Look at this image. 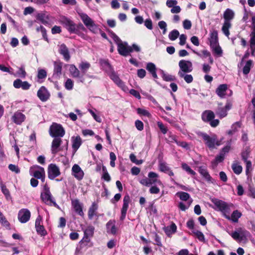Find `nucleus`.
I'll use <instances>...</instances> for the list:
<instances>
[{
	"label": "nucleus",
	"mask_w": 255,
	"mask_h": 255,
	"mask_svg": "<svg viewBox=\"0 0 255 255\" xmlns=\"http://www.w3.org/2000/svg\"><path fill=\"white\" fill-rule=\"evenodd\" d=\"M16 75L18 77L21 78H25L26 76V72L23 66L19 68L18 70L16 72Z\"/></svg>",
	"instance_id": "52"
},
{
	"label": "nucleus",
	"mask_w": 255,
	"mask_h": 255,
	"mask_svg": "<svg viewBox=\"0 0 255 255\" xmlns=\"http://www.w3.org/2000/svg\"><path fill=\"white\" fill-rule=\"evenodd\" d=\"M232 24L230 22L224 21L223 25L222 27V30L224 34L229 37L230 35L229 28L231 27Z\"/></svg>",
	"instance_id": "38"
},
{
	"label": "nucleus",
	"mask_w": 255,
	"mask_h": 255,
	"mask_svg": "<svg viewBox=\"0 0 255 255\" xmlns=\"http://www.w3.org/2000/svg\"><path fill=\"white\" fill-rule=\"evenodd\" d=\"M232 103L230 101H227L225 107H223L222 103H218V107L216 110V114L220 119H222L227 115L228 111L232 107Z\"/></svg>",
	"instance_id": "3"
},
{
	"label": "nucleus",
	"mask_w": 255,
	"mask_h": 255,
	"mask_svg": "<svg viewBox=\"0 0 255 255\" xmlns=\"http://www.w3.org/2000/svg\"><path fill=\"white\" fill-rule=\"evenodd\" d=\"M60 22L70 33H74V32H76V24L69 18L64 16L60 20Z\"/></svg>",
	"instance_id": "7"
},
{
	"label": "nucleus",
	"mask_w": 255,
	"mask_h": 255,
	"mask_svg": "<svg viewBox=\"0 0 255 255\" xmlns=\"http://www.w3.org/2000/svg\"><path fill=\"white\" fill-rule=\"evenodd\" d=\"M182 168L186 171L188 174H191L192 176H195L196 173L186 163H182L181 164Z\"/></svg>",
	"instance_id": "44"
},
{
	"label": "nucleus",
	"mask_w": 255,
	"mask_h": 255,
	"mask_svg": "<svg viewBox=\"0 0 255 255\" xmlns=\"http://www.w3.org/2000/svg\"><path fill=\"white\" fill-rule=\"evenodd\" d=\"M94 230L93 226H88L84 231V237L91 239L94 236Z\"/></svg>",
	"instance_id": "37"
},
{
	"label": "nucleus",
	"mask_w": 255,
	"mask_h": 255,
	"mask_svg": "<svg viewBox=\"0 0 255 255\" xmlns=\"http://www.w3.org/2000/svg\"><path fill=\"white\" fill-rule=\"evenodd\" d=\"M72 206L75 212L80 216L83 217L84 213L83 211L82 205L77 199L72 200L71 202Z\"/></svg>",
	"instance_id": "18"
},
{
	"label": "nucleus",
	"mask_w": 255,
	"mask_h": 255,
	"mask_svg": "<svg viewBox=\"0 0 255 255\" xmlns=\"http://www.w3.org/2000/svg\"><path fill=\"white\" fill-rule=\"evenodd\" d=\"M60 175V171L59 167L55 164H50L48 167V177L51 180Z\"/></svg>",
	"instance_id": "10"
},
{
	"label": "nucleus",
	"mask_w": 255,
	"mask_h": 255,
	"mask_svg": "<svg viewBox=\"0 0 255 255\" xmlns=\"http://www.w3.org/2000/svg\"><path fill=\"white\" fill-rule=\"evenodd\" d=\"M242 216V213L238 210H236L233 212L230 216V219L234 223H237L239 219Z\"/></svg>",
	"instance_id": "39"
},
{
	"label": "nucleus",
	"mask_w": 255,
	"mask_h": 255,
	"mask_svg": "<svg viewBox=\"0 0 255 255\" xmlns=\"http://www.w3.org/2000/svg\"><path fill=\"white\" fill-rule=\"evenodd\" d=\"M170 230H168V227L165 230V232L167 235H169V234H173L176 232L177 227L175 223H172L171 225L169 227Z\"/></svg>",
	"instance_id": "50"
},
{
	"label": "nucleus",
	"mask_w": 255,
	"mask_h": 255,
	"mask_svg": "<svg viewBox=\"0 0 255 255\" xmlns=\"http://www.w3.org/2000/svg\"><path fill=\"white\" fill-rule=\"evenodd\" d=\"M62 142L61 137H54L51 145V152L53 154H56L59 151L58 148L61 145Z\"/></svg>",
	"instance_id": "24"
},
{
	"label": "nucleus",
	"mask_w": 255,
	"mask_h": 255,
	"mask_svg": "<svg viewBox=\"0 0 255 255\" xmlns=\"http://www.w3.org/2000/svg\"><path fill=\"white\" fill-rule=\"evenodd\" d=\"M170 167L167 166L165 162H160L159 163V169L161 172L164 173H167L168 171L169 170Z\"/></svg>",
	"instance_id": "51"
},
{
	"label": "nucleus",
	"mask_w": 255,
	"mask_h": 255,
	"mask_svg": "<svg viewBox=\"0 0 255 255\" xmlns=\"http://www.w3.org/2000/svg\"><path fill=\"white\" fill-rule=\"evenodd\" d=\"M36 17V19L40 21L42 24L45 25L49 24L48 21L50 19V16L47 12L38 13Z\"/></svg>",
	"instance_id": "27"
},
{
	"label": "nucleus",
	"mask_w": 255,
	"mask_h": 255,
	"mask_svg": "<svg viewBox=\"0 0 255 255\" xmlns=\"http://www.w3.org/2000/svg\"><path fill=\"white\" fill-rule=\"evenodd\" d=\"M58 51L60 54L63 55V58L66 61H69L70 59V55L69 49L64 43H63L59 46Z\"/></svg>",
	"instance_id": "22"
},
{
	"label": "nucleus",
	"mask_w": 255,
	"mask_h": 255,
	"mask_svg": "<svg viewBox=\"0 0 255 255\" xmlns=\"http://www.w3.org/2000/svg\"><path fill=\"white\" fill-rule=\"evenodd\" d=\"M211 201L218 210L223 213L224 216L226 219L230 220V216L229 214H230V208L228 203L224 201L216 198H213Z\"/></svg>",
	"instance_id": "1"
},
{
	"label": "nucleus",
	"mask_w": 255,
	"mask_h": 255,
	"mask_svg": "<svg viewBox=\"0 0 255 255\" xmlns=\"http://www.w3.org/2000/svg\"><path fill=\"white\" fill-rule=\"evenodd\" d=\"M110 78L119 87L122 89L126 91L128 90L127 86L125 85V83L120 78L117 74L115 72L114 70L111 71L108 74Z\"/></svg>",
	"instance_id": "6"
},
{
	"label": "nucleus",
	"mask_w": 255,
	"mask_h": 255,
	"mask_svg": "<svg viewBox=\"0 0 255 255\" xmlns=\"http://www.w3.org/2000/svg\"><path fill=\"white\" fill-rule=\"evenodd\" d=\"M65 133L64 128L60 124L53 123L50 127L49 134L53 137H62Z\"/></svg>",
	"instance_id": "4"
},
{
	"label": "nucleus",
	"mask_w": 255,
	"mask_h": 255,
	"mask_svg": "<svg viewBox=\"0 0 255 255\" xmlns=\"http://www.w3.org/2000/svg\"><path fill=\"white\" fill-rule=\"evenodd\" d=\"M193 233L196 235V237L200 241L204 243L205 242L204 235L201 231L198 230L194 231H193Z\"/></svg>",
	"instance_id": "54"
},
{
	"label": "nucleus",
	"mask_w": 255,
	"mask_h": 255,
	"mask_svg": "<svg viewBox=\"0 0 255 255\" xmlns=\"http://www.w3.org/2000/svg\"><path fill=\"white\" fill-rule=\"evenodd\" d=\"M185 73H182L178 72V75L180 78H183L184 80L187 83H191L193 80V78L191 75L185 74Z\"/></svg>",
	"instance_id": "45"
},
{
	"label": "nucleus",
	"mask_w": 255,
	"mask_h": 255,
	"mask_svg": "<svg viewBox=\"0 0 255 255\" xmlns=\"http://www.w3.org/2000/svg\"><path fill=\"white\" fill-rule=\"evenodd\" d=\"M130 202V198L128 194H126L123 199V205L121 209V215L120 220L124 221L126 219L127 212L128 208L129 203Z\"/></svg>",
	"instance_id": "9"
},
{
	"label": "nucleus",
	"mask_w": 255,
	"mask_h": 255,
	"mask_svg": "<svg viewBox=\"0 0 255 255\" xmlns=\"http://www.w3.org/2000/svg\"><path fill=\"white\" fill-rule=\"evenodd\" d=\"M209 41L210 47H214L219 44L218 31L217 30H214L210 33Z\"/></svg>",
	"instance_id": "32"
},
{
	"label": "nucleus",
	"mask_w": 255,
	"mask_h": 255,
	"mask_svg": "<svg viewBox=\"0 0 255 255\" xmlns=\"http://www.w3.org/2000/svg\"><path fill=\"white\" fill-rule=\"evenodd\" d=\"M224 158L225 155H224L223 153H220V154L216 156L215 160L213 161L212 163L217 164L218 163L222 162L224 160Z\"/></svg>",
	"instance_id": "58"
},
{
	"label": "nucleus",
	"mask_w": 255,
	"mask_h": 255,
	"mask_svg": "<svg viewBox=\"0 0 255 255\" xmlns=\"http://www.w3.org/2000/svg\"><path fill=\"white\" fill-rule=\"evenodd\" d=\"M98 203L95 202L92 203L88 211V216L90 220H92L94 216L97 215V211L98 209Z\"/></svg>",
	"instance_id": "28"
},
{
	"label": "nucleus",
	"mask_w": 255,
	"mask_h": 255,
	"mask_svg": "<svg viewBox=\"0 0 255 255\" xmlns=\"http://www.w3.org/2000/svg\"><path fill=\"white\" fill-rule=\"evenodd\" d=\"M159 28L163 30L162 33L165 34L166 32V23L164 21H160L158 23Z\"/></svg>",
	"instance_id": "62"
},
{
	"label": "nucleus",
	"mask_w": 255,
	"mask_h": 255,
	"mask_svg": "<svg viewBox=\"0 0 255 255\" xmlns=\"http://www.w3.org/2000/svg\"><path fill=\"white\" fill-rule=\"evenodd\" d=\"M69 71L73 77L78 78L80 77V71L74 65H70Z\"/></svg>",
	"instance_id": "40"
},
{
	"label": "nucleus",
	"mask_w": 255,
	"mask_h": 255,
	"mask_svg": "<svg viewBox=\"0 0 255 255\" xmlns=\"http://www.w3.org/2000/svg\"><path fill=\"white\" fill-rule=\"evenodd\" d=\"M116 221L114 220H110L106 224V228L107 233H110L113 235H115L117 232V229L115 225Z\"/></svg>",
	"instance_id": "29"
},
{
	"label": "nucleus",
	"mask_w": 255,
	"mask_h": 255,
	"mask_svg": "<svg viewBox=\"0 0 255 255\" xmlns=\"http://www.w3.org/2000/svg\"><path fill=\"white\" fill-rule=\"evenodd\" d=\"M179 36V32L176 29L172 30L168 35V37L170 40L172 41L175 40Z\"/></svg>",
	"instance_id": "49"
},
{
	"label": "nucleus",
	"mask_w": 255,
	"mask_h": 255,
	"mask_svg": "<svg viewBox=\"0 0 255 255\" xmlns=\"http://www.w3.org/2000/svg\"><path fill=\"white\" fill-rule=\"evenodd\" d=\"M63 62L60 60L54 62L53 76L59 77L62 73Z\"/></svg>",
	"instance_id": "25"
},
{
	"label": "nucleus",
	"mask_w": 255,
	"mask_h": 255,
	"mask_svg": "<svg viewBox=\"0 0 255 255\" xmlns=\"http://www.w3.org/2000/svg\"><path fill=\"white\" fill-rule=\"evenodd\" d=\"M201 136L209 149H213L215 148L216 134H214L210 136L206 133H201Z\"/></svg>",
	"instance_id": "5"
},
{
	"label": "nucleus",
	"mask_w": 255,
	"mask_h": 255,
	"mask_svg": "<svg viewBox=\"0 0 255 255\" xmlns=\"http://www.w3.org/2000/svg\"><path fill=\"white\" fill-rule=\"evenodd\" d=\"M32 168H36L39 169L38 170H35V171H33V173L32 174V175L34 177V178H35L37 179L41 178L42 175L45 173L44 169L42 167H41L38 165H34L32 167H31L30 170L32 169Z\"/></svg>",
	"instance_id": "33"
},
{
	"label": "nucleus",
	"mask_w": 255,
	"mask_h": 255,
	"mask_svg": "<svg viewBox=\"0 0 255 255\" xmlns=\"http://www.w3.org/2000/svg\"><path fill=\"white\" fill-rule=\"evenodd\" d=\"M42 218L40 215L38 216L35 220V227L37 234L41 236H45L47 234V231L44 227L41 224Z\"/></svg>",
	"instance_id": "11"
},
{
	"label": "nucleus",
	"mask_w": 255,
	"mask_h": 255,
	"mask_svg": "<svg viewBox=\"0 0 255 255\" xmlns=\"http://www.w3.org/2000/svg\"><path fill=\"white\" fill-rule=\"evenodd\" d=\"M41 200L47 205H53L55 207L58 208L59 206L55 201L54 198L51 194H46L44 195H40Z\"/></svg>",
	"instance_id": "19"
},
{
	"label": "nucleus",
	"mask_w": 255,
	"mask_h": 255,
	"mask_svg": "<svg viewBox=\"0 0 255 255\" xmlns=\"http://www.w3.org/2000/svg\"><path fill=\"white\" fill-rule=\"evenodd\" d=\"M0 186L1 188V192L4 195L6 199H8L10 198V194L9 190L7 188L6 186L1 182L0 183Z\"/></svg>",
	"instance_id": "46"
},
{
	"label": "nucleus",
	"mask_w": 255,
	"mask_h": 255,
	"mask_svg": "<svg viewBox=\"0 0 255 255\" xmlns=\"http://www.w3.org/2000/svg\"><path fill=\"white\" fill-rule=\"evenodd\" d=\"M146 69L152 75V76L154 79H157L158 78L156 74V68L154 63L152 62L148 63L146 64Z\"/></svg>",
	"instance_id": "34"
},
{
	"label": "nucleus",
	"mask_w": 255,
	"mask_h": 255,
	"mask_svg": "<svg viewBox=\"0 0 255 255\" xmlns=\"http://www.w3.org/2000/svg\"><path fill=\"white\" fill-rule=\"evenodd\" d=\"M80 249L88 248L93 247V244L91 242V239L83 237V239L79 242Z\"/></svg>",
	"instance_id": "30"
},
{
	"label": "nucleus",
	"mask_w": 255,
	"mask_h": 255,
	"mask_svg": "<svg viewBox=\"0 0 255 255\" xmlns=\"http://www.w3.org/2000/svg\"><path fill=\"white\" fill-rule=\"evenodd\" d=\"M0 222L2 224V225L4 226L9 227V223L7 221V220L6 219L5 217L4 216V215L2 214V213L0 211Z\"/></svg>",
	"instance_id": "57"
},
{
	"label": "nucleus",
	"mask_w": 255,
	"mask_h": 255,
	"mask_svg": "<svg viewBox=\"0 0 255 255\" xmlns=\"http://www.w3.org/2000/svg\"><path fill=\"white\" fill-rule=\"evenodd\" d=\"M232 168L234 172L237 175L240 174L243 171L242 166L238 163H233L232 165Z\"/></svg>",
	"instance_id": "41"
},
{
	"label": "nucleus",
	"mask_w": 255,
	"mask_h": 255,
	"mask_svg": "<svg viewBox=\"0 0 255 255\" xmlns=\"http://www.w3.org/2000/svg\"><path fill=\"white\" fill-rule=\"evenodd\" d=\"M176 195L180 198V199L183 201H186L189 199L190 196L189 193L185 192H178Z\"/></svg>",
	"instance_id": "42"
},
{
	"label": "nucleus",
	"mask_w": 255,
	"mask_h": 255,
	"mask_svg": "<svg viewBox=\"0 0 255 255\" xmlns=\"http://www.w3.org/2000/svg\"><path fill=\"white\" fill-rule=\"evenodd\" d=\"M87 28L89 29L90 31L94 33H97L99 30L98 26L95 23V22H93L91 25L87 27Z\"/></svg>",
	"instance_id": "55"
},
{
	"label": "nucleus",
	"mask_w": 255,
	"mask_h": 255,
	"mask_svg": "<svg viewBox=\"0 0 255 255\" xmlns=\"http://www.w3.org/2000/svg\"><path fill=\"white\" fill-rule=\"evenodd\" d=\"M25 116L19 111L15 112L12 116L11 119L16 125H21L25 120Z\"/></svg>",
	"instance_id": "20"
},
{
	"label": "nucleus",
	"mask_w": 255,
	"mask_h": 255,
	"mask_svg": "<svg viewBox=\"0 0 255 255\" xmlns=\"http://www.w3.org/2000/svg\"><path fill=\"white\" fill-rule=\"evenodd\" d=\"M72 147L74 155L82 143V138L79 135L72 137Z\"/></svg>",
	"instance_id": "21"
},
{
	"label": "nucleus",
	"mask_w": 255,
	"mask_h": 255,
	"mask_svg": "<svg viewBox=\"0 0 255 255\" xmlns=\"http://www.w3.org/2000/svg\"><path fill=\"white\" fill-rule=\"evenodd\" d=\"M76 32H74V33L77 34L79 35L80 34V30L85 31L86 30V28L84 26L82 23H79L78 24H76L75 26Z\"/></svg>",
	"instance_id": "56"
},
{
	"label": "nucleus",
	"mask_w": 255,
	"mask_h": 255,
	"mask_svg": "<svg viewBox=\"0 0 255 255\" xmlns=\"http://www.w3.org/2000/svg\"><path fill=\"white\" fill-rule=\"evenodd\" d=\"M73 85V82L71 79H68L65 83V87L68 90H72Z\"/></svg>",
	"instance_id": "59"
},
{
	"label": "nucleus",
	"mask_w": 255,
	"mask_h": 255,
	"mask_svg": "<svg viewBox=\"0 0 255 255\" xmlns=\"http://www.w3.org/2000/svg\"><path fill=\"white\" fill-rule=\"evenodd\" d=\"M37 96L40 101L44 102L50 98V94L44 86H41L37 91Z\"/></svg>",
	"instance_id": "14"
},
{
	"label": "nucleus",
	"mask_w": 255,
	"mask_h": 255,
	"mask_svg": "<svg viewBox=\"0 0 255 255\" xmlns=\"http://www.w3.org/2000/svg\"><path fill=\"white\" fill-rule=\"evenodd\" d=\"M213 49V52L217 55L219 57H221L222 56L223 50H222L221 47L219 46V44L216 45L214 47H211Z\"/></svg>",
	"instance_id": "53"
},
{
	"label": "nucleus",
	"mask_w": 255,
	"mask_h": 255,
	"mask_svg": "<svg viewBox=\"0 0 255 255\" xmlns=\"http://www.w3.org/2000/svg\"><path fill=\"white\" fill-rule=\"evenodd\" d=\"M90 64L88 62H82L79 65V68L81 70L82 75H84L87 72V70L90 67Z\"/></svg>",
	"instance_id": "48"
},
{
	"label": "nucleus",
	"mask_w": 255,
	"mask_h": 255,
	"mask_svg": "<svg viewBox=\"0 0 255 255\" xmlns=\"http://www.w3.org/2000/svg\"><path fill=\"white\" fill-rule=\"evenodd\" d=\"M72 175L78 180H81L84 176V172L80 166L75 164L72 167Z\"/></svg>",
	"instance_id": "15"
},
{
	"label": "nucleus",
	"mask_w": 255,
	"mask_h": 255,
	"mask_svg": "<svg viewBox=\"0 0 255 255\" xmlns=\"http://www.w3.org/2000/svg\"><path fill=\"white\" fill-rule=\"evenodd\" d=\"M79 15L87 27L94 22L86 13H80Z\"/></svg>",
	"instance_id": "35"
},
{
	"label": "nucleus",
	"mask_w": 255,
	"mask_h": 255,
	"mask_svg": "<svg viewBox=\"0 0 255 255\" xmlns=\"http://www.w3.org/2000/svg\"><path fill=\"white\" fill-rule=\"evenodd\" d=\"M234 12L230 8H227L224 12L223 17L225 19L224 21L230 22L234 17Z\"/></svg>",
	"instance_id": "36"
},
{
	"label": "nucleus",
	"mask_w": 255,
	"mask_h": 255,
	"mask_svg": "<svg viewBox=\"0 0 255 255\" xmlns=\"http://www.w3.org/2000/svg\"><path fill=\"white\" fill-rule=\"evenodd\" d=\"M251 153V150L249 147H246L241 152L242 159L244 161L248 160Z\"/></svg>",
	"instance_id": "43"
},
{
	"label": "nucleus",
	"mask_w": 255,
	"mask_h": 255,
	"mask_svg": "<svg viewBox=\"0 0 255 255\" xmlns=\"http://www.w3.org/2000/svg\"><path fill=\"white\" fill-rule=\"evenodd\" d=\"M8 168L11 171L15 172L16 174H18L20 172V169L18 167L14 164H10L8 165Z\"/></svg>",
	"instance_id": "64"
},
{
	"label": "nucleus",
	"mask_w": 255,
	"mask_h": 255,
	"mask_svg": "<svg viewBox=\"0 0 255 255\" xmlns=\"http://www.w3.org/2000/svg\"><path fill=\"white\" fill-rule=\"evenodd\" d=\"M252 64L253 61L251 60H249L246 62L243 69V72L244 74L247 75L250 73Z\"/></svg>",
	"instance_id": "47"
},
{
	"label": "nucleus",
	"mask_w": 255,
	"mask_h": 255,
	"mask_svg": "<svg viewBox=\"0 0 255 255\" xmlns=\"http://www.w3.org/2000/svg\"><path fill=\"white\" fill-rule=\"evenodd\" d=\"M31 213L27 209H22L18 213V219L21 223H25L28 222L30 218Z\"/></svg>",
	"instance_id": "13"
},
{
	"label": "nucleus",
	"mask_w": 255,
	"mask_h": 255,
	"mask_svg": "<svg viewBox=\"0 0 255 255\" xmlns=\"http://www.w3.org/2000/svg\"><path fill=\"white\" fill-rule=\"evenodd\" d=\"M228 85L226 84H220L216 90V94L221 99L225 97L226 91L228 90Z\"/></svg>",
	"instance_id": "26"
},
{
	"label": "nucleus",
	"mask_w": 255,
	"mask_h": 255,
	"mask_svg": "<svg viewBox=\"0 0 255 255\" xmlns=\"http://www.w3.org/2000/svg\"><path fill=\"white\" fill-rule=\"evenodd\" d=\"M231 237L235 240H239V241H242L243 240V237L240 235L239 233H238L237 231H235L232 233L231 235Z\"/></svg>",
	"instance_id": "63"
},
{
	"label": "nucleus",
	"mask_w": 255,
	"mask_h": 255,
	"mask_svg": "<svg viewBox=\"0 0 255 255\" xmlns=\"http://www.w3.org/2000/svg\"><path fill=\"white\" fill-rule=\"evenodd\" d=\"M159 175L158 174L150 171L148 174V178L141 179L139 182L141 184L147 187L155 183H157L159 185H162V182L157 179Z\"/></svg>",
	"instance_id": "2"
},
{
	"label": "nucleus",
	"mask_w": 255,
	"mask_h": 255,
	"mask_svg": "<svg viewBox=\"0 0 255 255\" xmlns=\"http://www.w3.org/2000/svg\"><path fill=\"white\" fill-rule=\"evenodd\" d=\"M118 51L121 55L126 57L128 55H131L130 53L132 52V50L127 42H125L119 44Z\"/></svg>",
	"instance_id": "12"
},
{
	"label": "nucleus",
	"mask_w": 255,
	"mask_h": 255,
	"mask_svg": "<svg viewBox=\"0 0 255 255\" xmlns=\"http://www.w3.org/2000/svg\"><path fill=\"white\" fill-rule=\"evenodd\" d=\"M201 118L203 122L209 123L215 118V114L212 111L205 110L202 113Z\"/></svg>",
	"instance_id": "23"
},
{
	"label": "nucleus",
	"mask_w": 255,
	"mask_h": 255,
	"mask_svg": "<svg viewBox=\"0 0 255 255\" xmlns=\"http://www.w3.org/2000/svg\"><path fill=\"white\" fill-rule=\"evenodd\" d=\"M47 73L44 69H40L38 71L37 78L39 79H43L46 77Z\"/></svg>",
	"instance_id": "60"
},
{
	"label": "nucleus",
	"mask_w": 255,
	"mask_h": 255,
	"mask_svg": "<svg viewBox=\"0 0 255 255\" xmlns=\"http://www.w3.org/2000/svg\"><path fill=\"white\" fill-rule=\"evenodd\" d=\"M13 85L15 88H21L23 90H27L31 87V84H30L27 81H22L19 79L15 80L13 81Z\"/></svg>",
	"instance_id": "17"
},
{
	"label": "nucleus",
	"mask_w": 255,
	"mask_h": 255,
	"mask_svg": "<svg viewBox=\"0 0 255 255\" xmlns=\"http://www.w3.org/2000/svg\"><path fill=\"white\" fill-rule=\"evenodd\" d=\"M157 126L163 134H166L167 133L168 130L167 128L164 125V124L162 122H158L157 123Z\"/></svg>",
	"instance_id": "61"
},
{
	"label": "nucleus",
	"mask_w": 255,
	"mask_h": 255,
	"mask_svg": "<svg viewBox=\"0 0 255 255\" xmlns=\"http://www.w3.org/2000/svg\"><path fill=\"white\" fill-rule=\"evenodd\" d=\"M198 171L207 182L213 183L214 180L210 175L207 168L205 166H199L198 167Z\"/></svg>",
	"instance_id": "16"
},
{
	"label": "nucleus",
	"mask_w": 255,
	"mask_h": 255,
	"mask_svg": "<svg viewBox=\"0 0 255 255\" xmlns=\"http://www.w3.org/2000/svg\"><path fill=\"white\" fill-rule=\"evenodd\" d=\"M179 67L180 70L178 72H181L183 74L190 73L192 72L193 70L192 64L190 61L181 60L179 62Z\"/></svg>",
	"instance_id": "8"
},
{
	"label": "nucleus",
	"mask_w": 255,
	"mask_h": 255,
	"mask_svg": "<svg viewBox=\"0 0 255 255\" xmlns=\"http://www.w3.org/2000/svg\"><path fill=\"white\" fill-rule=\"evenodd\" d=\"M99 63L102 68L105 70L108 74L114 70L108 59H101L99 60Z\"/></svg>",
	"instance_id": "31"
}]
</instances>
